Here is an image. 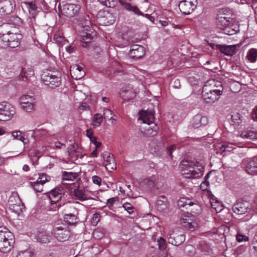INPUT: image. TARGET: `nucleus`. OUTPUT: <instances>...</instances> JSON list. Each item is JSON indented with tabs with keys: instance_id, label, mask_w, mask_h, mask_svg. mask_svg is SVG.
Listing matches in <instances>:
<instances>
[{
	"instance_id": "obj_20",
	"label": "nucleus",
	"mask_w": 257,
	"mask_h": 257,
	"mask_svg": "<svg viewBox=\"0 0 257 257\" xmlns=\"http://www.w3.org/2000/svg\"><path fill=\"white\" fill-rule=\"evenodd\" d=\"M129 54L130 56L133 58H140L145 54L144 48L141 45H132L131 47Z\"/></svg>"
},
{
	"instance_id": "obj_28",
	"label": "nucleus",
	"mask_w": 257,
	"mask_h": 257,
	"mask_svg": "<svg viewBox=\"0 0 257 257\" xmlns=\"http://www.w3.org/2000/svg\"><path fill=\"white\" fill-rule=\"evenodd\" d=\"M167 199L165 196H159L158 198L156 203V207L157 209L159 211H163L167 207Z\"/></svg>"
},
{
	"instance_id": "obj_4",
	"label": "nucleus",
	"mask_w": 257,
	"mask_h": 257,
	"mask_svg": "<svg viewBox=\"0 0 257 257\" xmlns=\"http://www.w3.org/2000/svg\"><path fill=\"white\" fill-rule=\"evenodd\" d=\"M80 24L83 28L80 36L84 44H85V45H83V46L86 47L87 44L93 39L94 37L96 36V33L90 27L91 23L89 16H85L81 21Z\"/></svg>"
},
{
	"instance_id": "obj_6",
	"label": "nucleus",
	"mask_w": 257,
	"mask_h": 257,
	"mask_svg": "<svg viewBox=\"0 0 257 257\" xmlns=\"http://www.w3.org/2000/svg\"><path fill=\"white\" fill-rule=\"evenodd\" d=\"M8 207L10 211L18 215L22 212L23 204L17 193L14 192L10 196Z\"/></svg>"
},
{
	"instance_id": "obj_60",
	"label": "nucleus",
	"mask_w": 257,
	"mask_h": 257,
	"mask_svg": "<svg viewBox=\"0 0 257 257\" xmlns=\"http://www.w3.org/2000/svg\"><path fill=\"white\" fill-rule=\"evenodd\" d=\"M221 150L223 151H231L232 150L231 145L230 146L229 145L223 144L221 146Z\"/></svg>"
},
{
	"instance_id": "obj_37",
	"label": "nucleus",
	"mask_w": 257,
	"mask_h": 257,
	"mask_svg": "<svg viewBox=\"0 0 257 257\" xmlns=\"http://www.w3.org/2000/svg\"><path fill=\"white\" fill-rule=\"evenodd\" d=\"M233 25L231 22V24L227 26L226 28L223 30V33L228 35H232L236 34L239 31L238 27L235 26L234 28H233Z\"/></svg>"
},
{
	"instance_id": "obj_62",
	"label": "nucleus",
	"mask_w": 257,
	"mask_h": 257,
	"mask_svg": "<svg viewBox=\"0 0 257 257\" xmlns=\"http://www.w3.org/2000/svg\"><path fill=\"white\" fill-rule=\"evenodd\" d=\"M209 185V182L206 180H205L200 184V188L203 190L207 189V186Z\"/></svg>"
},
{
	"instance_id": "obj_21",
	"label": "nucleus",
	"mask_w": 257,
	"mask_h": 257,
	"mask_svg": "<svg viewBox=\"0 0 257 257\" xmlns=\"http://www.w3.org/2000/svg\"><path fill=\"white\" fill-rule=\"evenodd\" d=\"M70 71L72 78L76 80L81 79L85 75V72L82 71V68L77 64L72 65Z\"/></svg>"
},
{
	"instance_id": "obj_32",
	"label": "nucleus",
	"mask_w": 257,
	"mask_h": 257,
	"mask_svg": "<svg viewBox=\"0 0 257 257\" xmlns=\"http://www.w3.org/2000/svg\"><path fill=\"white\" fill-rule=\"evenodd\" d=\"M13 5L10 1H6L2 6V15L11 14L13 11Z\"/></svg>"
},
{
	"instance_id": "obj_12",
	"label": "nucleus",
	"mask_w": 257,
	"mask_h": 257,
	"mask_svg": "<svg viewBox=\"0 0 257 257\" xmlns=\"http://www.w3.org/2000/svg\"><path fill=\"white\" fill-rule=\"evenodd\" d=\"M21 36L16 33H10L4 34L3 36V41L6 43V45L11 48H16L20 44V40Z\"/></svg>"
},
{
	"instance_id": "obj_43",
	"label": "nucleus",
	"mask_w": 257,
	"mask_h": 257,
	"mask_svg": "<svg viewBox=\"0 0 257 257\" xmlns=\"http://www.w3.org/2000/svg\"><path fill=\"white\" fill-rule=\"evenodd\" d=\"M194 204H196V202H192L189 199H187L185 198H182L178 202V205L180 207H184L187 205L192 206Z\"/></svg>"
},
{
	"instance_id": "obj_19",
	"label": "nucleus",
	"mask_w": 257,
	"mask_h": 257,
	"mask_svg": "<svg viewBox=\"0 0 257 257\" xmlns=\"http://www.w3.org/2000/svg\"><path fill=\"white\" fill-rule=\"evenodd\" d=\"M119 94L123 100V102H128L135 97L136 92L130 87H125L122 88L121 89Z\"/></svg>"
},
{
	"instance_id": "obj_35",
	"label": "nucleus",
	"mask_w": 257,
	"mask_h": 257,
	"mask_svg": "<svg viewBox=\"0 0 257 257\" xmlns=\"http://www.w3.org/2000/svg\"><path fill=\"white\" fill-rule=\"evenodd\" d=\"M51 239V236L48 232H43L38 235L37 240L38 241L46 243L49 242Z\"/></svg>"
},
{
	"instance_id": "obj_16",
	"label": "nucleus",
	"mask_w": 257,
	"mask_h": 257,
	"mask_svg": "<svg viewBox=\"0 0 257 257\" xmlns=\"http://www.w3.org/2000/svg\"><path fill=\"white\" fill-rule=\"evenodd\" d=\"M181 225L190 230H194L198 227V224L194 217L191 216H184L180 219Z\"/></svg>"
},
{
	"instance_id": "obj_55",
	"label": "nucleus",
	"mask_w": 257,
	"mask_h": 257,
	"mask_svg": "<svg viewBox=\"0 0 257 257\" xmlns=\"http://www.w3.org/2000/svg\"><path fill=\"white\" fill-rule=\"evenodd\" d=\"M155 177H151V178L149 179H147L145 181V183H147L148 185V186L152 188L153 187H154L155 186Z\"/></svg>"
},
{
	"instance_id": "obj_25",
	"label": "nucleus",
	"mask_w": 257,
	"mask_h": 257,
	"mask_svg": "<svg viewBox=\"0 0 257 257\" xmlns=\"http://www.w3.org/2000/svg\"><path fill=\"white\" fill-rule=\"evenodd\" d=\"M232 21L233 19L230 18H227L224 16L218 17L216 22L217 26L219 29L223 31L226 28L227 26L231 24V22Z\"/></svg>"
},
{
	"instance_id": "obj_51",
	"label": "nucleus",
	"mask_w": 257,
	"mask_h": 257,
	"mask_svg": "<svg viewBox=\"0 0 257 257\" xmlns=\"http://www.w3.org/2000/svg\"><path fill=\"white\" fill-rule=\"evenodd\" d=\"M231 83L230 84V87L231 90L233 92H237L240 89V84L239 83V81H231Z\"/></svg>"
},
{
	"instance_id": "obj_52",
	"label": "nucleus",
	"mask_w": 257,
	"mask_h": 257,
	"mask_svg": "<svg viewBox=\"0 0 257 257\" xmlns=\"http://www.w3.org/2000/svg\"><path fill=\"white\" fill-rule=\"evenodd\" d=\"M122 207L129 214H132L134 211L133 206L128 203H124Z\"/></svg>"
},
{
	"instance_id": "obj_42",
	"label": "nucleus",
	"mask_w": 257,
	"mask_h": 257,
	"mask_svg": "<svg viewBox=\"0 0 257 257\" xmlns=\"http://www.w3.org/2000/svg\"><path fill=\"white\" fill-rule=\"evenodd\" d=\"M64 220L69 224H74L76 222L77 217L72 213L65 214L64 216Z\"/></svg>"
},
{
	"instance_id": "obj_3",
	"label": "nucleus",
	"mask_w": 257,
	"mask_h": 257,
	"mask_svg": "<svg viewBox=\"0 0 257 257\" xmlns=\"http://www.w3.org/2000/svg\"><path fill=\"white\" fill-rule=\"evenodd\" d=\"M15 242L13 233L6 227H0V251L7 253L10 251Z\"/></svg>"
},
{
	"instance_id": "obj_56",
	"label": "nucleus",
	"mask_w": 257,
	"mask_h": 257,
	"mask_svg": "<svg viewBox=\"0 0 257 257\" xmlns=\"http://www.w3.org/2000/svg\"><path fill=\"white\" fill-rule=\"evenodd\" d=\"M119 2L120 5L123 6L126 10L131 11L133 6H132L130 4L126 3L124 0H119Z\"/></svg>"
},
{
	"instance_id": "obj_17",
	"label": "nucleus",
	"mask_w": 257,
	"mask_h": 257,
	"mask_svg": "<svg viewBox=\"0 0 257 257\" xmlns=\"http://www.w3.org/2000/svg\"><path fill=\"white\" fill-rule=\"evenodd\" d=\"M102 156L106 169L108 171L114 170L116 168V165L112 155L109 152H105L102 154Z\"/></svg>"
},
{
	"instance_id": "obj_15",
	"label": "nucleus",
	"mask_w": 257,
	"mask_h": 257,
	"mask_svg": "<svg viewBox=\"0 0 257 257\" xmlns=\"http://www.w3.org/2000/svg\"><path fill=\"white\" fill-rule=\"evenodd\" d=\"M80 9L79 5L67 4L63 6L61 13L67 17H72L77 15Z\"/></svg>"
},
{
	"instance_id": "obj_7",
	"label": "nucleus",
	"mask_w": 257,
	"mask_h": 257,
	"mask_svg": "<svg viewBox=\"0 0 257 257\" xmlns=\"http://www.w3.org/2000/svg\"><path fill=\"white\" fill-rule=\"evenodd\" d=\"M15 113V108L9 102H0V120H10Z\"/></svg>"
},
{
	"instance_id": "obj_59",
	"label": "nucleus",
	"mask_w": 257,
	"mask_h": 257,
	"mask_svg": "<svg viewBox=\"0 0 257 257\" xmlns=\"http://www.w3.org/2000/svg\"><path fill=\"white\" fill-rule=\"evenodd\" d=\"M106 4H105V6L109 7V8H113L114 7L117 3L116 1L115 0H107Z\"/></svg>"
},
{
	"instance_id": "obj_40",
	"label": "nucleus",
	"mask_w": 257,
	"mask_h": 257,
	"mask_svg": "<svg viewBox=\"0 0 257 257\" xmlns=\"http://www.w3.org/2000/svg\"><path fill=\"white\" fill-rule=\"evenodd\" d=\"M12 136L14 139L21 141L24 143V145L28 143L27 140L23 136H22V133L20 131L13 132Z\"/></svg>"
},
{
	"instance_id": "obj_23",
	"label": "nucleus",
	"mask_w": 257,
	"mask_h": 257,
	"mask_svg": "<svg viewBox=\"0 0 257 257\" xmlns=\"http://www.w3.org/2000/svg\"><path fill=\"white\" fill-rule=\"evenodd\" d=\"M207 123V117L206 116H202L200 114H197L194 116L191 122L192 126L195 128H198L201 125H206Z\"/></svg>"
},
{
	"instance_id": "obj_5",
	"label": "nucleus",
	"mask_w": 257,
	"mask_h": 257,
	"mask_svg": "<svg viewBox=\"0 0 257 257\" xmlns=\"http://www.w3.org/2000/svg\"><path fill=\"white\" fill-rule=\"evenodd\" d=\"M63 195L62 189L55 188L48 194L49 200L51 203L49 209L51 211H56L64 203H62L61 199Z\"/></svg>"
},
{
	"instance_id": "obj_57",
	"label": "nucleus",
	"mask_w": 257,
	"mask_h": 257,
	"mask_svg": "<svg viewBox=\"0 0 257 257\" xmlns=\"http://www.w3.org/2000/svg\"><path fill=\"white\" fill-rule=\"evenodd\" d=\"M93 184L100 186L101 184V178L97 176H93L91 178Z\"/></svg>"
},
{
	"instance_id": "obj_29",
	"label": "nucleus",
	"mask_w": 257,
	"mask_h": 257,
	"mask_svg": "<svg viewBox=\"0 0 257 257\" xmlns=\"http://www.w3.org/2000/svg\"><path fill=\"white\" fill-rule=\"evenodd\" d=\"M240 137L244 139L257 140V132L252 130H244L241 132Z\"/></svg>"
},
{
	"instance_id": "obj_11",
	"label": "nucleus",
	"mask_w": 257,
	"mask_h": 257,
	"mask_svg": "<svg viewBox=\"0 0 257 257\" xmlns=\"http://www.w3.org/2000/svg\"><path fill=\"white\" fill-rule=\"evenodd\" d=\"M207 86H204L202 88L203 96L207 102H214L218 100L222 94V91L219 89L208 90Z\"/></svg>"
},
{
	"instance_id": "obj_2",
	"label": "nucleus",
	"mask_w": 257,
	"mask_h": 257,
	"mask_svg": "<svg viewBox=\"0 0 257 257\" xmlns=\"http://www.w3.org/2000/svg\"><path fill=\"white\" fill-rule=\"evenodd\" d=\"M203 166L202 163L198 162L183 160L180 164V170L183 175H187V178H198L203 175Z\"/></svg>"
},
{
	"instance_id": "obj_53",
	"label": "nucleus",
	"mask_w": 257,
	"mask_h": 257,
	"mask_svg": "<svg viewBox=\"0 0 257 257\" xmlns=\"http://www.w3.org/2000/svg\"><path fill=\"white\" fill-rule=\"evenodd\" d=\"M68 152L70 153L79 152V146L77 143H73L69 148H68Z\"/></svg>"
},
{
	"instance_id": "obj_49",
	"label": "nucleus",
	"mask_w": 257,
	"mask_h": 257,
	"mask_svg": "<svg viewBox=\"0 0 257 257\" xmlns=\"http://www.w3.org/2000/svg\"><path fill=\"white\" fill-rule=\"evenodd\" d=\"M184 252L188 256H192L194 254V249L193 246L188 244L186 245L184 248Z\"/></svg>"
},
{
	"instance_id": "obj_54",
	"label": "nucleus",
	"mask_w": 257,
	"mask_h": 257,
	"mask_svg": "<svg viewBox=\"0 0 257 257\" xmlns=\"http://www.w3.org/2000/svg\"><path fill=\"white\" fill-rule=\"evenodd\" d=\"M236 240L238 242L246 241L248 240V237L244 235L237 234L236 236Z\"/></svg>"
},
{
	"instance_id": "obj_39",
	"label": "nucleus",
	"mask_w": 257,
	"mask_h": 257,
	"mask_svg": "<svg viewBox=\"0 0 257 257\" xmlns=\"http://www.w3.org/2000/svg\"><path fill=\"white\" fill-rule=\"evenodd\" d=\"M213 198L211 199L210 203L212 207L215 210L216 212H220L223 209V205L221 202L216 200L214 201Z\"/></svg>"
},
{
	"instance_id": "obj_38",
	"label": "nucleus",
	"mask_w": 257,
	"mask_h": 257,
	"mask_svg": "<svg viewBox=\"0 0 257 257\" xmlns=\"http://www.w3.org/2000/svg\"><path fill=\"white\" fill-rule=\"evenodd\" d=\"M103 116L101 114L96 113L94 115L92 118V125L94 127L99 126L102 121Z\"/></svg>"
},
{
	"instance_id": "obj_46",
	"label": "nucleus",
	"mask_w": 257,
	"mask_h": 257,
	"mask_svg": "<svg viewBox=\"0 0 257 257\" xmlns=\"http://www.w3.org/2000/svg\"><path fill=\"white\" fill-rule=\"evenodd\" d=\"M43 184L37 180L33 183L32 185L34 189L38 192H42L43 191Z\"/></svg>"
},
{
	"instance_id": "obj_18",
	"label": "nucleus",
	"mask_w": 257,
	"mask_h": 257,
	"mask_svg": "<svg viewBox=\"0 0 257 257\" xmlns=\"http://www.w3.org/2000/svg\"><path fill=\"white\" fill-rule=\"evenodd\" d=\"M99 15L101 17L98 18V21L103 25H111L115 22V18L108 12H99Z\"/></svg>"
},
{
	"instance_id": "obj_24",
	"label": "nucleus",
	"mask_w": 257,
	"mask_h": 257,
	"mask_svg": "<svg viewBox=\"0 0 257 257\" xmlns=\"http://www.w3.org/2000/svg\"><path fill=\"white\" fill-rule=\"evenodd\" d=\"M246 172L251 175H257V156L254 157L246 166Z\"/></svg>"
},
{
	"instance_id": "obj_22",
	"label": "nucleus",
	"mask_w": 257,
	"mask_h": 257,
	"mask_svg": "<svg viewBox=\"0 0 257 257\" xmlns=\"http://www.w3.org/2000/svg\"><path fill=\"white\" fill-rule=\"evenodd\" d=\"M216 48L218 49L221 53H223L226 56H231L236 52V45H217Z\"/></svg>"
},
{
	"instance_id": "obj_36",
	"label": "nucleus",
	"mask_w": 257,
	"mask_h": 257,
	"mask_svg": "<svg viewBox=\"0 0 257 257\" xmlns=\"http://www.w3.org/2000/svg\"><path fill=\"white\" fill-rule=\"evenodd\" d=\"M233 25L231 22V24L227 26L226 28L223 30V33L228 35H232L236 34L239 31L238 27L235 26L234 28H233Z\"/></svg>"
},
{
	"instance_id": "obj_44",
	"label": "nucleus",
	"mask_w": 257,
	"mask_h": 257,
	"mask_svg": "<svg viewBox=\"0 0 257 257\" xmlns=\"http://www.w3.org/2000/svg\"><path fill=\"white\" fill-rule=\"evenodd\" d=\"M16 257H33V252L29 249L20 251L17 253Z\"/></svg>"
},
{
	"instance_id": "obj_31",
	"label": "nucleus",
	"mask_w": 257,
	"mask_h": 257,
	"mask_svg": "<svg viewBox=\"0 0 257 257\" xmlns=\"http://www.w3.org/2000/svg\"><path fill=\"white\" fill-rule=\"evenodd\" d=\"M74 195L77 199L82 201L91 199V197L82 190H75L74 191Z\"/></svg>"
},
{
	"instance_id": "obj_27",
	"label": "nucleus",
	"mask_w": 257,
	"mask_h": 257,
	"mask_svg": "<svg viewBox=\"0 0 257 257\" xmlns=\"http://www.w3.org/2000/svg\"><path fill=\"white\" fill-rule=\"evenodd\" d=\"M103 118L109 121L111 124L115 122L117 117L112 110L105 108L103 109Z\"/></svg>"
},
{
	"instance_id": "obj_34",
	"label": "nucleus",
	"mask_w": 257,
	"mask_h": 257,
	"mask_svg": "<svg viewBox=\"0 0 257 257\" xmlns=\"http://www.w3.org/2000/svg\"><path fill=\"white\" fill-rule=\"evenodd\" d=\"M53 40L55 43L60 46H63L67 42V40L64 39L63 34L60 32H57L54 35Z\"/></svg>"
},
{
	"instance_id": "obj_61",
	"label": "nucleus",
	"mask_w": 257,
	"mask_h": 257,
	"mask_svg": "<svg viewBox=\"0 0 257 257\" xmlns=\"http://www.w3.org/2000/svg\"><path fill=\"white\" fill-rule=\"evenodd\" d=\"M117 198L116 197H113L107 200V205L109 207L112 206L114 202L116 201Z\"/></svg>"
},
{
	"instance_id": "obj_47",
	"label": "nucleus",
	"mask_w": 257,
	"mask_h": 257,
	"mask_svg": "<svg viewBox=\"0 0 257 257\" xmlns=\"http://www.w3.org/2000/svg\"><path fill=\"white\" fill-rule=\"evenodd\" d=\"M157 242L159 249L161 250H165L167 246L165 240L162 237H160L158 239Z\"/></svg>"
},
{
	"instance_id": "obj_48",
	"label": "nucleus",
	"mask_w": 257,
	"mask_h": 257,
	"mask_svg": "<svg viewBox=\"0 0 257 257\" xmlns=\"http://www.w3.org/2000/svg\"><path fill=\"white\" fill-rule=\"evenodd\" d=\"M44 84L48 88L54 89L59 86L60 84V81H45Z\"/></svg>"
},
{
	"instance_id": "obj_63",
	"label": "nucleus",
	"mask_w": 257,
	"mask_h": 257,
	"mask_svg": "<svg viewBox=\"0 0 257 257\" xmlns=\"http://www.w3.org/2000/svg\"><path fill=\"white\" fill-rule=\"evenodd\" d=\"M131 11L133 12L135 14L138 15H143V13L141 12H140V11L137 6H133L132 8Z\"/></svg>"
},
{
	"instance_id": "obj_13",
	"label": "nucleus",
	"mask_w": 257,
	"mask_h": 257,
	"mask_svg": "<svg viewBox=\"0 0 257 257\" xmlns=\"http://www.w3.org/2000/svg\"><path fill=\"white\" fill-rule=\"evenodd\" d=\"M251 205L247 202L238 201L232 207L233 211L237 214H242L251 212Z\"/></svg>"
},
{
	"instance_id": "obj_26",
	"label": "nucleus",
	"mask_w": 257,
	"mask_h": 257,
	"mask_svg": "<svg viewBox=\"0 0 257 257\" xmlns=\"http://www.w3.org/2000/svg\"><path fill=\"white\" fill-rule=\"evenodd\" d=\"M25 4L27 5L30 13V23H31V25H33L37 14V7L34 2H27L25 3Z\"/></svg>"
},
{
	"instance_id": "obj_30",
	"label": "nucleus",
	"mask_w": 257,
	"mask_h": 257,
	"mask_svg": "<svg viewBox=\"0 0 257 257\" xmlns=\"http://www.w3.org/2000/svg\"><path fill=\"white\" fill-rule=\"evenodd\" d=\"M246 59L250 63H255L257 61V49L251 48L247 52Z\"/></svg>"
},
{
	"instance_id": "obj_33",
	"label": "nucleus",
	"mask_w": 257,
	"mask_h": 257,
	"mask_svg": "<svg viewBox=\"0 0 257 257\" xmlns=\"http://www.w3.org/2000/svg\"><path fill=\"white\" fill-rule=\"evenodd\" d=\"M29 132L34 139L36 138L45 137L48 133L46 130L43 129L29 131Z\"/></svg>"
},
{
	"instance_id": "obj_1",
	"label": "nucleus",
	"mask_w": 257,
	"mask_h": 257,
	"mask_svg": "<svg viewBox=\"0 0 257 257\" xmlns=\"http://www.w3.org/2000/svg\"><path fill=\"white\" fill-rule=\"evenodd\" d=\"M138 120L141 124V131L144 136L153 137L157 134L158 127L154 123V115L151 110H142L139 113Z\"/></svg>"
},
{
	"instance_id": "obj_14",
	"label": "nucleus",
	"mask_w": 257,
	"mask_h": 257,
	"mask_svg": "<svg viewBox=\"0 0 257 257\" xmlns=\"http://www.w3.org/2000/svg\"><path fill=\"white\" fill-rule=\"evenodd\" d=\"M55 237L59 241H64L68 239L70 236L69 231L62 226L55 227L52 231Z\"/></svg>"
},
{
	"instance_id": "obj_9",
	"label": "nucleus",
	"mask_w": 257,
	"mask_h": 257,
	"mask_svg": "<svg viewBox=\"0 0 257 257\" xmlns=\"http://www.w3.org/2000/svg\"><path fill=\"white\" fill-rule=\"evenodd\" d=\"M167 237L168 242L175 246L181 244L185 239L182 231L178 229L169 231Z\"/></svg>"
},
{
	"instance_id": "obj_50",
	"label": "nucleus",
	"mask_w": 257,
	"mask_h": 257,
	"mask_svg": "<svg viewBox=\"0 0 257 257\" xmlns=\"http://www.w3.org/2000/svg\"><path fill=\"white\" fill-rule=\"evenodd\" d=\"M50 177L45 174H40L38 181L41 183L45 184L46 182L49 181Z\"/></svg>"
},
{
	"instance_id": "obj_41",
	"label": "nucleus",
	"mask_w": 257,
	"mask_h": 257,
	"mask_svg": "<svg viewBox=\"0 0 257 257\" xmlns=\"http://www.w3.org/2000/svg\"><path fill=\"white\" fill-rule=\"evenodd\" d=\"M78 177V174L73 172H64L63 173V180L67 181H74Z\"/></svg>"
},
{
	"instance_id": "obj_45",
	"label": "nucleus",
	"mask_w": 257,
	"mask_h": 257,
	"mask_svg": "<svg viewBox=\"0 0 257 257\" xmlns=\"http://www.w3.org/2000/svg\"><path fill=\"white\" fill-rule=\"evenodd\" d=\"M104 234V231L103 229L97 228L93 233V237L97 239L101 238Z\"/></svg>"
},
{
	"instance_id": "obj_8",
	"label": "nucleus",
	"mask_w": 257,
	"mask_h": 257,
	"mask_svg": "<svg viewBox=\"0 0 257 257\" xmlns=\"http://www.w3.org/2000/svg\"><path fill=\"white\" fill-rule=\"evenodd\" d=\"M19 104L21 108L26 112H32L35 109V99L29 95L21 96L19 98Z\"/></svg>"
},
{
	"instance_id": "obj_58",
	"label": "nucleus",
	"mask_w": 257,
	"mask_h": 257,
	"mask_svg": "<svg viewBox=\"0 0 257 257\" xmlns=\"http://www.w3.org/2000/svg\"><path fill=\"white\" fill-rule=\"evenodd\" d=\"M240 118L241 116L239 113H235L231 116L232 121L235 123H238Z\"/></svg>"
},
{
	"instance_id": "obj_10",
	"label": "nucleus",
	"mask_w": 257,
	"mask_h": 257,
	"mask_svg": "<svg viewBox=\"0 0 257 257\" xmlns=\"http://www.w3.org/2000/svg\"><path fill=\"white\" fill-rule=\"evenodd\" d=\"M197 0H183L179 4L180 11L185 15L190 14L196 8Z\"/></svg>"
},
{
	"instance_id": "obj_64",
	"label": "nucleus",
	"mask_w": 257,
	"mask_h": 257,
	"mask_svg": "<svg viewBox=\"0 0 257 257\" xmlns=\"http://www.w3.org/2000/svg\"><path fill=\"white\" fill-rule=\"evenodd\" d=\"M252 118L254 120H257V105L254 107L252 112Z\"/></svg>"
}]
</instances>
